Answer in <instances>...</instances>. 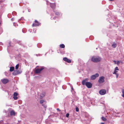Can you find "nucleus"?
<instances>
[{
    "label": "nucleus",
    "instance_id": "1",
    "mask_svg": "<svg viewBox=\"0 0 124 124\" xmlns=\"http://www.w3.org/2000/svg\"><path fill=\"white\" fill-rule=\"evenodd\" d=\"M88 80V78H86L84 80H83L82 82V84L83 85H85L88 88H90L92 86V84L90 82H86Z\"/></svg>",
    "mask_w": 124,
    "mask_h": 124
},
{
    "label": "nucleus",
    "instance_id": "2",
    "mask_svg": "<svg viewBox=\"0 0 124 124\" xmlns=\"http://www.w3.org/2000/svg\"><path fill=\"white\" fill-rule=\"evenodd\" d=\"M91 60L94 62H97L100 61L101 58L99 57H93L91 58Z\"/></svg>",
    "mask_w": 124,
    "mask_h": 124
},
{
    "label": "nucleus",
    "instance_id": "3",
    "mask_svg": "<svg viewBox=\"0 0 124 124\" xmlns=\"http://www.w3.org/2000/svg\"><path fill=\"white\" fill-rule=\"evenodd\" d=\"M104 77L103 76H101L99 77L98 80V82L100 83H101L104 82Z\"/></svg>",
    "mask_w": 124,
    "mask_h": 124
},
{
    "label": "nucleus",
    "instance_id": "4",
    "mask_svg": "<svg viewBox=\"0 0 124 124\" xmlns=\"http://www.w3.org/2000/svg\"><path fill=\"white\" fill-rule=\"evenodd\" d=\"M99 76V74L98 73H96L95 74L91 76V78L92 80L95 79L97 77H98Z\"/></svg>",
    "mask_w": 124,
    "mask_h": 124
},
{
    "label": "nucleus",
    "instance_id": "5",
    "mask_svg": "<svg viewBox=\"0 0 124 124\" xmlns=\"http://www.w3.org/2000/svg\"><path fill=\"white\" fill-rule=\"evenodd\" d=\"M106 93V91L105 89H101L99 91V94L101 95H104Z\"/></svg>",
    "mask_w": 124,
    "mask_h": 124
},
{
    "label": "nucleus",
    "instance_id": "6",
    "mask_svg": "<svg viewBox=\"0 0 124 124\" xmlns=\"http://www.w3.org/2000/svg\"><path fill=\"white\" fill-rule=\"evenodd\" d=\"M44 69L43 68H41L40 69H37L35 71V73H40V72Z\"/></svg>",
    "mask_w": 124,
    "mask_h": 124
},
{
    "label": "nucleus",
    "instance_id": "7",
    "mask_svg": "<svg viewBox=\"0 0 124 124\" xmlns=\"http://www.w3.org/2000/svg\"><path fill=\"white\" fill-rule=\"evenodd\" d=\"M1 81L3 84H6L8 82V80L7 79H4L1 80Z\"/></svg>",
    "mask_w": 124,
    "mask_h": 124
},
{
    "label": "nucleus",
    "instance_id": "8",
    "mask_svg": "<svg viewBox=\"0 0 124 124\" xmlns=\"http://www.w3.org/2000/svg\"><path fill=\"white\" fill-rule=\"evenodd\" d=\"M63 60L65 61L68 62L69 63H71V61L70 60L68 59L66 57H64L63 59Z\"/></svg>",
    "mask_w": 124,
    "mask_h": 124
},
{
    "label": "nucleus",
    "instance_id": "9",
    "mask_svg": "<svg viewBox=\"0 0 124 124\" xmlns=\"http://www.w3.org/2000/svg\"><path fill=\"white\" fill-rule=\"evenodd\" d=\"M18 94V93L16 92L14 93L13 94L14 96L13 98L14 100H16L18 98L17 96V95Z\"/></svg>",
    "mask_w": 124,
    "mask_h": 124
},
{
    "label": "nucleus",
    "instance_id": "10",
    "mask_svg": "<svg viewBox=\"0 0 124 124\" xmlns=\"http://www.w3.org/2000/svg\"><path fill=\"white\" fill-rule=\"evenodd\" d=\"M35 24H33L32 26H38L39 24V22L36 20H35Z\"/></svg>",
    "mask_w": 124,
    "mask_h": 124
},
{
    "label": "nucleus",
    "instance_id": "11",
    "mask_svg": "<svg viewBox=\"0 0 124 124\" xmlns=\"http://www.w3.org/2000/svg\"><path fill=\"white\" fill-rule=\"evenodd\" d=\"M119 70V69L118 68V67H116L114 70V72L113 73V74H116V73L117 72V71Z\"/></svg>",
    "mask_w": 124,
    "mask_h": 124
},
{
    "label": "nucleus",
    "instance_id": "12",
    "mask_svg": "<svg viewBox=\"0 0 124 124\" xmlns=\"http://www.w3.org/2000/svg\"><path fill=\"white\" fill-rule=\"evenodd\" d=\"M50 5L53 9L55 8L56 6L55 3H50Z\"/></svg>",
    "mask_w": 124,
    "mask_h": 124
},
{
    "label": "nucleus",
    "instance_id": "13",
    "mask_svg": "<svg viewBox=\"0 0 124 124\" xmlns=\"http://www.w3.org/2000/svg\"><path fill=\"white\" fill-rule=\"evenodd\" d=\"M21 73V72L19 71L18 70L15 71L14 73V74L15 75H17Z\"/></svg>",
    "mask_w": 124,
    "mask_h": 124
},
{
    "label": "nucleus",
    "instance_id": "14",
    "mask_svg": "<svg viewBox=\"0 0 124 124\" xmlns=\"http://www.w3.org/2000/svg\"><path fill=\"white\" fill-rule=\"evenodd\" d=\"M10 113L11 115H15V112L14 111H11L10 112Z\"/></svg>",
    "mask_w": 124,
    "mask_h": 124
},
{
    "label": "nucleus",
    "instance_id": "15",
    "mask_svg": "<svg viewBox=\"0 0 124 124\" xmlns=\"http://www.w3.org/2000/svg\"><path fill=\"white\" fill-rule=\"evenodd\" d=\"M14 69V67H11L10 68V71H13Z\"/></svg>",
    "mask_w": 124,
    "mask_h": 124
},
{
    "label": "nucleus",
    "instance_id": "16",
    "mask_svg": "<svg viewBox=\"0 0 124 124\" xmlns=\"http://www.w3.org/2000/svg\"><path fill=\"white\" fill-rule=\"evenodd\" d=\"M60 46L61 48H64L65 47V45L63 44H61L60 45Z\"/></svg>",
    "mask_w": 124,
    "mask_h": 124
},
{
    "label": "nucleus",
    "instance_id": "17",
    "mask_svg": "<svg viewBox=\"0 0 124 124\" xmlns=\"http://www.w3.org/2000/svg\"><path fill=\"white\" fill-rule=\"evenodd\" d=\"M122 96L124 98V88L122 89Z\"/></svg>",
    "mask_w": 124,
    "mask_h": 124
},
{
    "label": "nucleus",
    "instance_id": "18",
    "mask_svg": "<svg viewBox=\"0 0 124 124\" xmlns=\"http://www.w3.org/2000/svg\"><path fill=\"white\" fill-rule=\"evenodd\" d=\"M112 47L115 48L116 47V44H113L112 45Z\"/></svg>",
    "mask_w": 124,
    "mask_h": 124
},
{
    "label": "nucleus",
    "instance_id": "19",
    "mask_svg": "<svg viewBox=\"0 0 124 124\" xmlns=\"http://www.w3.org/2000/svg\"><path fill=\"white\" fill-rule=\"evenodd\" d=\"M101 119L103 121H105L106 120V118L103 116L102 117Z\"/></svg>",
    "mask_w": 124,
    "mask_h": 124
},
{
    "label": "nucleus",
    "instance_id": "20",
    "mask_svg": "<svg viewBox=\"0 0 124 124\" xmlns=\"http://www.w3.org/2000/svg\"><path fill=\"white\" fill-rule=\"evenodd\" d=\"M19 67V64H17L15 67V68L16 69H17Z\"/></svg>",
    "mask_w": 124,
    "mask_h": 124
},
{
    "label": "nucleus",
    "instance_id": "21",
    "mask_svg": "<svg viewBox=\"0 0 124 124\" xmlns=\"http://www.w3.org/2000/svg\"><path fill=\"white\" fill-rule=\"evenodd\" d=\"M44 101L43 100H41L40 101V103L41 104Z\"/></svg>",
    "mask_w": 124,
    "mask_h": 124
},
{
    "label": "nucleus",
    "instance_id": "22",
    "mask_svg": "<svg viewBox=\"0 0 124 124\" xmlns=\"http://www.w3.org/2000/svg\"><path fill=\"white\" fill-rule=\"evenodd\" d=\"M120 63V61H117V63H116L118 65Z\"/></svg>",
    "mask_w": 124,
    "mask_h": 124
},
{
    "label": "nucleus",
    "instance_id": "23",
    "mask_svg": "<svg viewBox=\"0 0 124 124\" xmlns=\"http://www.w3.org/2000/svg\"><path fill=\"white\" fill-rule=\"evenodd\" d=\"M69 115V113H68L66 115V117H68Z\"/></svg>",
    "mask_w": 124,
    "mask_h": 124
},
{
    "label": "nucleus",
    "instance_id": "24",
    "mask_svg": "<svg viewBox=\"0 0 124 124\" xmlns=\"http://www.w3.org/2000/svg\"><path fill=\"white\" fill-rule=\"evenodd\" d=\"M76 111L77 112H78L79 111V109L78 107H77L76 108Z\"/></svg>",
    "mask_w": 124,
    "mask_h": 124
},
{
    "label": "nucleus",
    "instance_id": "25",
    "mask_svg": "<svg viewBox=\"0 0 124 124\" xmlns=\"http://www.w3.org/2000/svg\"><path fill=\"white\" fill-rule=\"evenodd\" d=\"M116 75V78H118V74L116 73V74H115Z\"/></svg>",
    "mask_w": 124,
    "mask_h": 124
},
{
    "label": "nucleus",
    "instance_id": "26",
    "mask_svg": "<svg viewBox=\"0 0 124 124\" xmlns=\"http://www.w3.org/2000/svg\"><path fill=\"white\" fill-rule=\"evenodd\" d=\"M114 62H115V64H116V61H114Z\"/></svg>",
    "mask_w": 124,
    "mask_h": 124
},
{
    "label": "nucleus",
    "instance_id": "27",
    "mask_svg": "<svg viewBox=\"0 0 124 124\" xmlns=\"http://www.w3.org/2000/svg\"><path fill=\"white\" fill-rule=\"evenodd\" d=\"M120 63H123V62L122 61H120Z\"/></svg>",
    "mask_w": 124,
    "mask_h": 124
},
{
    "label": "nucleus",
    "instance_id": "28",
    "mask_svg": "<svg viewBox=\"0 0 124 124\" xmlns=\"http://www.w3.org/2000/svg\"><path fill=\"white\" fill-rule=\"evenodd\" d=\"M101 124H104L103 123H101Z\"/></svg>",
    "mask_w": 124,
    "mask_h": 124
},
{
    "label": "nucleus",
    "instance_id": "29",
    "mask_svg": "<svg viewBox=\"0 0 124 124\" xmlns=\"http://www.w3.org/2000/svg\"><path fill=\"white\" fill-rule=\"evenodd\" d=\"M57 110H59L58 108H57Z\"/></svg>",
    "mask_w": 124,
    "mask_h": 124
},
{
    "label": "nucleus",
    "instance_id": "30",
    "mask_svg": "<svg viewBox=\"0 0 124 124\" xmlns=\"http://www.w3.org/2000/svg\"><path fill=\"white\" fill-rule=\"evenodd\" d=\"M42 94H41V96H42Z\"/></svg>",
    "mask_w": 124,
    "mask_h": 124
},
{
    "label": "nucleus",
    "instance_id": "31",
    "mask_svg": "<svg viewBox=\"0 0 124 124\" xmlns=\"http://www.w3.org/2000/svg\"><path fill=\"white\" fill-rule=\"evenodd\" d=\"M44 96H45V95H43V97H44Z\"/></svg>",
    "mask_w": 124,
    "mask_h": 124
}]
</instances>
